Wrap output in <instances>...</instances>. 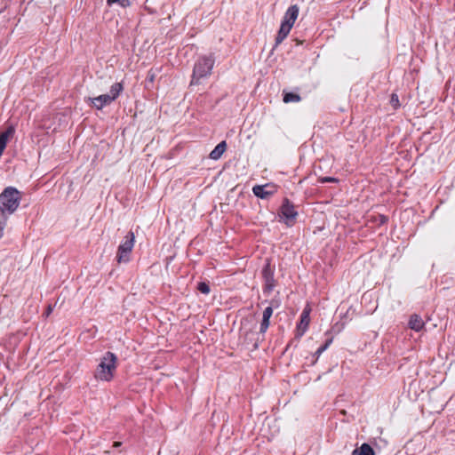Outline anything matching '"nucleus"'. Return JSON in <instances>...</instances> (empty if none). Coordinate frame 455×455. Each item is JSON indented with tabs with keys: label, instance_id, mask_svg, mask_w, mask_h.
<instances>
[{
	"label": "nucleus",
	"instance_id": "412c9836",
	"mask_svg": "<svg viewBox=\"0 0 455 455\" xmlns=\"http://www.w3.org/2000/svg\"><path fill=\"white\" fill-rule=\"evenodd\" d=\"M390 103L395 108H397L400 106L398 96L395 93L391 95Z\"/></svg>",
	"mask_w": 455,
	"mask_h": 455
},
{
	"label": "nucleus",
	"instance_id": "4be33fe9",
	"mask_svg": "<svg viewBox=\"0 0 455 455\" xmlns=\"http://www.w3.org/2000/svg\"><path fill=\"white\" fill-rule=\"evenodd\" d=\"M259 347V340L257 339L253 344H252V350H256L258 349Z\"/></svg>",
	"mask_w": 455,
	"mask_h": 455
},
{
	"label": "nucleus",
	"instance_id": "b1692460",
	"mask_svg": "<svg viewBox=\"0 0 455 455\" xmlns=\"http://www.w3.org/2000/svg\"><path fill=\"white\" fill-rule=\"evenodd\" d=\"M121 444H122V443H120V442H115V443H114V444H113V446H114L115 448H117V447H120V446H121Z\"/></svg>",
	"mask_w": 455,
	"mask_h": 455
},
{
	"label": "nucleus",
	"instance_id": "2eb2a0df",
	"mask_svg": "<svg viewBox=\"0 0 455 455\" xmlns=\"http://www.w3.org/2000/svg\"><path fill=\"white\" fill-rule=\"evenodd\" d=\"M291 29V28H288V26H284V25L281 24L280 29L275 37V45L281 44L287 37Z\"/></svg>",
	"mask_w": 455,
	"mask_h": 455
},
{
	"label": "nucleus",
	"instance_id": "f3484780",
	"mask_svg": "<svg viewBox=\"0 0 455 455\" xmlns=\"http://www.w3.org/2000/svg\"><path fill=\"white\" fill-rule=\"evenodd\" d=\"M332 340H333L332 338H330V339H326L325 343L323 345L320 346L316 349V351L314 354V356L315 357V359L313 362V364H315L316 363V361L318 360L319 356L330 347V345L332 343Z\"/></svg>",
	"mask_w": 455,
	"mask_h": 455
},
{
	"label": "nucleus",
	"instance_id": "bb28decb",
	"mask_svg": "<svg viewBox=\"0 0 455 455\" xmlns=\"http://www.w3.org/2000/svg\"><path fill=\"white\" fill-rule=\"evenodd\" d=\"M3 235V228H0V237Z\"/></svg>",
	"mask_w": 455,
	"mask_h": 455
},
{
	"label": "nucleus",
	"instance_id": "20e7f679",
	"mask_svg": "<svg viewBox=\"0 0 455 455\" xmlns=\"http://www.w3.org/2000/svg\"><path fill=\"white\" fill-rule=\"evenodd\" d=\"M124 91L122 83H115L111 85L109 93L101 94L98 97L88 98L87 102H91L92 106L98 110L102 109L104 107L110 105L115 101L121 92Z\"/></svg>",
	"mask_w": 455,
	"mask_h": 455
},
{
	"label": "nucleus",
	"instance_id": "9d476101",
	"mask_svg": "<svg viewBox=\"0 0 455 455\" xmlns=\"http://www.w3.org/2000/svg\"><path fill=\"white\" fill-rule=\"evenodd\" d=\"M298 15L299 7L296 4L290 6L286 11L281 24L291 28L298 18Z\"/></svg>",
	"mask_w": 455,
	"mask_h": 455
},
{
	"label": "nucleus",
	"instance_id": "393cba45",
	"mask_svg": "<svg viewBox=\"0 0 455 455\" xmlns=\"http://www.w3.org/2000/svg\"><path fill=\"white\" fill-rule=\"evenodd\" d=\"M380 217H381V219H380L381 223H385L387 220V219L385 216L382 215Z\"/></svg>",
	"mask_w": 455,
	"mask_h": 455
},
{
	"label": "nucleus",
	"instance_id": "1a4fd4ad",
	"mask_svg": "<svg viewBox=\"0 0 455 455\" xmlns=\"http://www.w3.org/2000/svg\"><path fill=\"white\" fill-rule=\"evenodd\" d=\"M309 310L304 309L300 315V321L297 325L295 338L299 339L307 331L309 325Z\"/></svg>",
	"mask_w": 455,
	"mask_h": 455
},
{
	"label": "nucleus",
	"instance_id": "6ab92c4d",
	"mask_svg": "<svg viewBox=\"0 0 455 455\" xmlns=\"http://www.w3.org/2000/svg\"><path fill=\"white\" fill-rule=\"evenodd\" d=\"M108 5H112L113 4H117L122 7H127L130 5L129 0H107Z\"/></svg>",
	"mask_w": 455,
	"mask_h": 455
},
{
	"label": "nucleus",
	"instance_id": "a878e982",
	"mask_svg": "<svg viewBox=\"0 0 455 455\" xmlns=\"http://www.w3.org/2000/svg\"><path fill=\"white\" fill-rule=\"evenodd\" d=\"M148 76H149L150 81H153V80H154V74L150 75V73H149V74H148Z\"/></svg>",
	"mask_w": 455,
	"mask_h": 455
},
{
	"label": "nucleus",
	"instance_id": "aec40b11",
	"mask_svg": "<svg viewBox=\"0 0 455 455\" xmlns=\"http://www.w3.org/2000/svg\"><path fill=\"white\" fill-rule=\"evenodd\" d=\"M318 182L320 183H337L339 182V180L334 177H321L318 179Z\"/></svg>",
	"mask_w": 455,
	"mask_h": 455
},
{
	"label": "nucleus",
	"instance_id": "ddd939ff",
	"mask_svg": "<svg viewBox=\"0 0 455 455\" xmlns=\"http://www.w3.org/2000/svg\"><path fill=\"white\" fill-rule=\"evenodd\" d=\"M227 149V143L225 140L220 142L209 155V157L212 160L220 159Z\"/></svg>",
	"mask_w": 455,
	"mask_h": 455
},
{
	"label": "nucleus",
	"instance_id": "9b49d317",
	"mask_svg": "<svg viewBox=\"0 0 455 455\" xmlns=\"http://www.w3.org/2000/svg\"><path fill=\"white\" fill-rule=\"evenodd\" d=\"M273 315V307H267L262 314V320L259 326V333L265 334L270 325V317Z\"/></svg>",
	"mask_w": 455,
	"mask_h": 455
},
{
	"label": "nucleus",
	"instance_id": "39448f33",
	"mask_svg": "<svg viewBox=\"0 0 455 455\" xmlns=\"http://www.w3.org/2000/svg\"><path fill=\"white\" fill-rule=\"evenodd\" d=\"M135 244V235L132 231H129L124 237V241L122 242L116 251V259L117 263H128L132 259V251Z\"/></svg>",
	"mask_w": 455,
	"mask_h": 455
},
{
	"label": "nucleus",
	"instance_id": "0eeeda50",
	"mask_svg": "<svg viewBox=\"0 0 455 455\" xmlns=\"http://www.w3.org/2000/svg\"><path fill=\"white\" fill-rule=\"evenodd\" d=\"M279 215L284 219L287 226H292L298 216L294 204L288 199L284 198L280 208Z\"/></svg>",
	"mask_w": 455,
	"mask_h": 455
},
{
	"label": "nucleus",
	"instance_id": "423d86ee",
	"mask_svg": "<svg viewBox=\"0 0 455 455\" xmlns=\"http://www.w3.org/2000/svg\"><path fill=\"white\" fill-rule=\"evenodd\" d=\"M261 276L264 281L263 293L268 296L276 285L275 279V267L271 265L270 259H267L261 270Z\"/></svg>",
	"mask_w": 455,
	"mask_h": 455
},
{
	"label": "nucleus",
	"instance_id": "f03ea898",
	"mask_svg": "<svg viewBox=\"0 0 455 455\" xmlns=\"http://www.w3.org/2000/svg\"><path fill=\"white\" fill-rule=\"evenodd\" d=\"M215 58L212 53L200 56L195 62L190 81V86L200 84L201 79L211 76Z\"/></svg>",
	"mask_w": 455,
	"mask_h": 455
},
{
	"label": "nucleus",
	"instance_id": "dca6fc26",
	"mask_svg": "<svg viewBox=\"0 0 455 455\" xmlns=\"http://www.w3.org/2000/svg\"><path fill=\"white\" fill-rule=\"evenodd\" d=\"M283 100L285 103L299 102L301 100V97L299 94L294 93V92H288L283 91Z\"/></svg>",
	"mask_w": 455,
	"mask_h": 455
},
{
	"label": "nucleus",
	"instance_id": "a211bd4d",
	"mask_svg": "<svg viewBox=\"0 0 455 455\" xmlns=\"http://www.w3.org/2000/svg\"><path fill=\"white\" fill-rule=\"evenodd\" d=\"M197 289L201 293L205 295L209 294L211 291L209 284L205 282H200L197 285Z\"/></svg>",
	"mask_w": 455,
	"mask_h": 455
},
{
	"label": "nucleus",
	"instance_id": "7ed1b4c3",
	"mask_svg": "<svg viewBox=\"0 0 455 455\" xmlns=\"http://www.w3.org/2000/svg\"><path fill=\"white\" fill-rule=\"evenodd\" d=\"M21 193L13 187L5 188L0 194V212L3 215L12 214L19 207Z\"/></svg>",
	"mask_w": 455,
	"mask_h": 455
},
{
	"label": "nucleus",
	"instance_id": "f257e3e1",
	"mask_svg": "<svg viewBox=\"0 0 455 455\" xmlns=\"http://www.w3.org/2000/svg\"><path fill=\"white\" fill-rule=\"evenodd\" d=\"M117 361V356L114 353L106 352L94 371V378L100 381L110 382L115 377Z\"/></svg>",
	"mask_w": 455,
	"mask_h": 455
},
{
	"label": "nucleus",
	"instance_id": "6e6552de",
	"mask_svg": "<svg viewBox=\"0 0 455 455\" xmlns=\"http://www.w3.org/2000/svg\"><path fill=\"white\" fill-rule=\"evenodd\" d=\"M252 192L255 196L260 199H268L276 192V186L273 183L255 185L252 188Z\"/></svg>",
	"mask_w": 455,
	"mask_h": 455
},
{
	"label": "nucleus",
	"instance_id": "4468645a",
	"mask_svg": "<svg viewBox=\"0 0 455 455\" xmlns=\"http://www.w3.org/2000/svg\"><path fill=\"white\" fill-rule=\"evenodd\" d=\"M352 455H375V451L370 444L364 443L361 446L356 447L353 451Z\"/></svg>",
	"mask_w": 455,
	"mask_h": 455
},
{
	"label": "nucleus",
	"instance_id": "5701e85b",
	"mask_svg": "<svg viewBox=\"0 0 455 455\" xmlns=\"http://www.w3.org/2000/svg\"><path fill=\"white\" fill-rule=\"evenodd\" d=\"M52 311V307L51 305L48 306L47 307V310H46V315H49Z\"/></svg>",
	"mask_w": 455,
	"mask_h": 455
},
{
	"label": "nucleus",
	"instance_id": "f8f14e48",
	"mask_svg": "<svg viewBox=\"0 0 455 455\" xmlns=\"http://www.w3.org/2000/svg\"><path fill=\"white\" fill-rule=\"evenodd\" d=\"M408 325L411 330L419 331L424 328L425 323L419 315L414 314L411 315Z\"/></svg>",
	"mask_w": 455,
	"mask_h": 455
}]
</instances>
